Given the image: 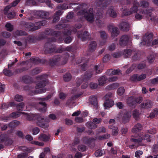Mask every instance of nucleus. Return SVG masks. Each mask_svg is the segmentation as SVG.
<instances>
[{
	"label": "nucleus",
	"mask_w": 158,
	"mask_h": 158,
	"mask_svg": "<svg viewBox=\"0 0 158 158\" xmlns=\"http://www.w3.org/2000/svg\"><path fill=\"white\" fill-rule=\"evenodd\" d=\"M31 143L40 146H43L44 145V143L43 142H40L36 141H33L31 142Z\"/></svg>",
	"instance_id": "603ef678"
},
{
	"label": "nucleus",
	"mask_w": 158,
	"mask_h": 158,
	"mask_svg": "<svg viewBox=\"0 0 158 158\" xmlns=\"http://www.w3.org/2000/svg\"><path fill=\"white\" fill-rule=\"evenodd\" d=\"M139 113L137 110H135L133 112V116L135 119H137L139 118Z\"/></svg>",
	"instance_id": "a18cd8bd"
},
{
	"label": "nucleus",
	"mask_w": 158,
	"mask_h": 158,
	"mask_svg": "<svg viewBox=\"0 0 158 158\" xmlns=\"http://www.w3.org/2000/svg\"><path fill=\"white\" fill-rule=\"evenodd\" d=\"M63 12L61 10H59L55 14L54 17L53 19V22H55L59 19V16L61 15Z\"/></svg>",
	"instance_id": "7c9ffc66"
},
{
	"label": "nucleus",
	"mask_w": 158,
	"mask_h": 158,
	"mask_svg": "<svg viewBox=\"0 0 158 158\" xmlns=\"http://www.w3.org/2000/svg\"><path fill=\"white\" fill-rule=\"evenodd\" d=\"M121 29L124 31H128L129 30L130 25L127 22H123L121 23L119 25Z\"/></svg>",
	"instance_id": "a211bd4d"
},
{
	"label": "nucleus",
	"mask_w": 158,
	"mask_h": 158,
	"mask_svg": "<svg viewBox=\"0 0 158 158\" xmlns=\"http://www.w3.org/2000/svg\"><path fill=\"white\" fill-rule=\"evenodd\" d=\"M105 132L106 129L104 127L100 128L97 131L98 134H99L101 133H105Z\"/></svg>",
	"instance_id": "0e129e2a"
},
{
	"label": "nucleus",
	"mask_w": 158,
	"mask_h": 158,
	"mask_svg": "<svg viewBox=\"0 0 158 158\" xmlns=\"http://www.w3.org/2000/svg\"><path fill=\"white\" fill-rule=\"evenodd\" d=\"M143 101V98L141 97H139L137 98H135V104L136 103H140Z\"/></svg>",
	"instance_id": "bf43d9fd"
},
{
	"label": "nucleus",
	"mask_w": 158,
	"mask_h": 158,
	"mask_svg": "<svg viewBox=\"0 0 158 158\" xmlns=\"http://www.w3.org/2000/svg\"><path fill=\"white\" fill-rule=\"evenodd\" d=\"M148 6V3L145 1H142L140 3V6L143 7H147Z\"/></svg>",
	"instance_id": "13d9d810"
},
{
	"label": "nucleus",
	"mask_w": 158,
	"mask_h": 158,
	"mask_svg": "<svg viewBox=\"0 0 158 158\" xmlns=\"http://www.w3.org/2000/svg\"><path fill=\"white\" fill-rule=\"evenodd\" d=\"M125 91L124 87H120L117 90L118 94L119 96H121L124 93Z\"/></svg>",
	"instance_id": "79ce46f5"
},
{
	"label": "nucleus",
	"mask_w": 158,
	"mask_h": 158,
	"mask_svg": "<svg viewBox=\"0 0 158 158\" xmlns=\"http://www.w3.org/2000/svg\"><path fill=\"white\" fill-rule=\"evenodd\" d=\"M36 14L39 17L43 18H46L49 15V13L48 12L42 10L37 11L36 12Z\"/></svg>",
	"instance_id": "4be33fe9"
},
{
	"label": "nucleus",
	"mask_w": 158,
	"mask_h": 158,
	"mask_svg": "<svg viewBox=\"0 0 158 158\" xmlns=\"http://www.w3.org/2000/svg\"><path fill=\"white\" fill-rule=\"evenodd\" d=\"M47 76L46 75H44L38 76L36 77L38 82H39L35 87V89H39L45 86L48 82L46 78Z\"/></svg>",
	"instance_id": "20e7f679"
},
{
	"label": "nucleus",
	"mask_w": 158,
	"mask_h": 158,
	"mask_svg": "<svg viewBox=\"0 0 158 158\" xmlns=\"http://www.w3.org/2000/svg\"><path fill=\"white\" fill-rule=\"evenodd\" d=\"M20 122L19 121L15 120L12 121L9 124V126L11 128H14L19 125Z\"/></svg>",
	"instance_id": "c9c22d12"
},
{
	"label": "nucleus",
	"mask_w": 158,
	"mask_h": 158,
	"mask_svg": "<svg viewBox=\"0 0 158 158\" xmlns=\"http://www.w3.org/2000/svg\"><path fill=\"white\" fill-rule=\"evenodd\" d=\"M112 31L111 32V35L112 37L116 36L119 34V31L117 27H113L112 28Z\"/></svg>",
	"instance_id": "e433bc0d"
},
{
	"label": "nucleus",
	"mask_w": 158,
	"mask_h": 158,
	"mask_svg": "<svg viewBox=\"0 0 158 158\" xmlns=\"http://www.w3.org/2000/svg\"><path fill=\"white\" fill-rule=\"evenodd\" d=\"M24 105L23 102H21L17 106V108L18 110L22 111L23 110Z\"/></svg>",
	"instance_id": "49530a36"
},
{
	"label": "nucleus",
	"mask_w": 158,
	"mask_h": 158,
	"mask_svg": "<svg viewBox=\"0 0 158 158\" xmlns=\"http://www.w3.org/2000/svg\"><path fill=\"white\" fill-rule=\"evenodd\" d=\"M109 127L112 129V134L113 135H117L118 132V129L117 127H113L112 126H110Z\"/></svg>",
	"instance_id": "2f4dec72"
},
{
	"label": "nucleus",
	"mask_w": 158,
	"mask_h": 158,
	"mask_svg": "<svg viewBox=\"0 0 158 158\" xmlns=\"http://www.w3.org/2000/svg\"><path fill=\"white\" fill-rule=\"evenodd\" d=\"M93 121L95 124H99L102 122V119L100 118H95L93 119Z\"/></svg>",
	"instance_id": "69168bd1"
},
{
	"label": "nucleus",
	"mask_w": 158,
	"mask_h": 158,
	"mask_svg": "<svg viewBox=\"0 0 158 158\" xmlns=\"http://www.w3.org/2000/svg\"><path fill=\"white\" fill-rule=\"evenodd\" d=\"M95 139H88V138L85 137L83 138V142L84 143H88L89 144L90 142H92L94 141V140H95Z\"/></svg>",
	"instance_id": "de8ad7c7"
},
{
	"label": "nucleus",
	"mask_w": 158,
	"mask_h": 158,
	"mask_svg": "<svg viewBox=\"0 0 158 158\" xmlns=\"http://www.w3.org/2000/svg\"><path fill=\"white\" fill-rule=\"evenodd\" d=\"M71 78V74L69 73H67L64 76V80L66 81H69Z\"/></svg>",
	"instance_id": "37998d69"
},
{
	"label": "nucleus",
	"mask_w": 158,
	"mask_h": 158,
	"mask_svg": "<svg viewBox=\"0 0 158 158\" xmlns=\"http://www.w3.org/2000/svg\"><path fill=\"white\" fill-rule=\"evenodd\" d=\"M101 37L102 39L103 40V42H100V45H102L106 42V39L107 38L106 34L104 31H100Z\"/></svg>",
	"instance_id": "c756f323"
},
{
	"label": "nucleus",
	"mask_w": 158,
	"mask_h": 158,
	"mask_svg": "<svg viewBox=\"0 0 158 158\" xmlns=\"http://www.w3.org/2000/svg\"><path fill=\"white\" fill-rule=\"evenodd\" d=\"M89 101L92 104H97V99L95 96H92L90 97L89 98Z\"/></svg>",
	"instance_id": "a19ab883"
},
{
	"label": "nucleus",
	"mask_w": 158,
	"mask_h": 158,
	"mask_svg": "<svg viewBox=\"0 0 158 158\" xmlns=\"http://www.w3.org/2000/svg\"><path fill=\"white\" fill-rule=\"evenodd\" d=\"M20 0H16L12 3L11 6L9 5L6 7L4 10V13L5 14L7 15L8 18H12L14 17V15L12 13L8 14V11L11 6H15L20 2Z\"/></svg>",
	"instance_id": "9b49d317"
},
{
	"label": "nucleus",
	"mask_w": 158,
	"mask_h": 158,
	"mask_svg": "<svg viewBox=\"0 0 158 158\" xmlns=\"http://www.w3.org/2000/svg\"><path fill=\"white\" fill-rule=\"evenodd\" d=\"M40 129L38 127H35L32 129L33 134L36 135L40 132Z\"/></svg>",
	"instance_id": "680f3d73"
},
{
	"label": "nucleus",
	"mask_w": 158,
	"mask_h": 158,
	"mask_svg": "<svg viewBox=\"0 0 158 158\" xmlns=\"http://www.w3.org/2000/svg\"><path fill=\"white\" fill-rule=\"evenodd\" d=\"M153 34L152 33L149 34L148 35L143 37V41L140 43V46L144 45L146 44L147 45L152 40Z\"/></svg>",
	"instance_id": "f8f14e48"
},
{
	"label": "nucleus",
	"mask_w": 158,
	"mask_h": 158,
	"mask_svg": "<svg viewBox=\"0 0 158 158\" xmlns=\"http://www.w3.org/2000/svg\"><path fill=\"white\" fill-rule=\"evenodd\" d=\"M60 32L58 31H53L51 29L47 30L46 31V34L47 35H51L57 37L60 34Z\"/></svg>",
	"instance_id": "cd10ccee"
},
{
	"label": "nucleus",
	"mask_w": 158,
	"mask_h": 158,
	"mask_svg": "<svg viewBox=\"0 0 158 158\" xmlns=\"http://www.w3.org/2000/svg\"><path fill=\"white\" fill-rule=\"evenodd\" d=\"M119 86V84L117 83H114L110 85L107 86V89H115Z\"/></svg>",
	"instance_id": "4c0bfd02"
},
{
	"label": "nucleus",
	"mask_w": 158,
	"mask_h": 158,
	"mask_svg": "<svg viewBox=\"0 0 158 158\" xmlns=\"http://www.w3.org/2000/svg\"><path fill=\"white\" fill-rule=\"evenodd\" d=\"M132 53V51L130 49L124 50L123 55L126 58L128 57L131 55Z\"/></svg>",
	"instance_id": "72a5a7b5"
},
{
	"label": "nucleus",
	"mask_w": 158,
	"mask_h": 158,
	"mask_svg": "<svg viewBox=\"0 0 158 158\" xmlns=\"http://www.w3.org/2000/svg\"><path fill=\"white\" fill-rule=\"evenodd\" d=\"M96 47V43L94 41H93L91 42L89 45V50L90 51H92L94 50Z\"/></svg>",
	"instance_id": "f704fd0d"
},
{
	"label": "nucleus",
	"mask_w": 158,
	"mask_h": 158,
	"mask_svg": "<svg viewBox=\"0 0 158 158\" xmlns=\"http://www.w3.org/2000/svg\"><path fill=\"white\" fill-rule=\"evenodd\" d=\"M6 27L7 30L9 31H12L13 29V26L10 23H7L6 25Z\"/></svg>",
	"instance_id": "09e8293b"
},
{
	"label": "nucleus",
	"mask_w": 158,
	"mask_h": 158,
	"mask_svg": "<svg viewBox=\"0 0 158 158\" xmlns=\"http://www.w3.org/2000/svg\"><path fill=\"white\" fill-rule=\"evenodd\" d=\"M146 77V76L144 74L139 76H138L137 74H135L131 77V80L133 81H140L144 79Z\"/></svg>",
	"instance_id": "4468645a"
},
{
	"label": "nucleus",
	"mask_w": 158,
	"mask_h": 158,
	"mask_svg": "<svg viewBox=\"0 0 158 158\" xmlns=\"http://www.w3.org/2000/svg\"><path fill=\"white\" fill-rule=\"evenodd\" d=\"M120 71L119 69L113 70L110 69L108 70L107 72V74L109 76H111L115 75H119L120 73Z\"/></svg>",
	"instance_id": "5701e85b"
},
{
	"label": "nucleus",
	"mask_w": 158,
	"mask_h": 158,
	"mask_svg": "<svg viewBox=\"0 0 158 158\" xmlns=\"http://www.w3.org/2000/svg\"><path fill=\"white\" fill-rule=\"evenodd\" d=\"M127 103L130 106H132L135 104V98L133 96L129 97L127 99Z\"/></svg>",
	"instance_id": "bb28decb"
},
{
	"label": "nucleus",
	"mask_w": 158,
	"mask_h": 158,
	"mask_svg": "<svg viewBox=\"0 0 158 158\" xmlns=\"http://www.w3.org/2000/svg\"><path fill=\"white\" fill-rule=\"evenodd\" d=\"M80 33L81 34V32H78L77 36L78 38H81L82 41H85L89 38V35L87 32L86 31H85L84 32L83 34L81 35Z\"/></svg>",
	"instance_id": "f3484780"
},
{
	"label": "nucleus",
	"mask_w": 158,
	"mask_h": 158,
	"mask_svg": "<svg viewBox=\"0 0 158 158\" xmlns=\"http://www.w3.org/2000/svg\"><path fill=\"white\" fill-rule=\"evenodd\" d=\"M135 138H131V142L137 144L138 146L143 145V144L142 143L143 140H146L147 142L151 141L150 136L148 134H144L143 135V133H141L140 134L138 135L137 136H135Z\"/></svg>",
	"instance_id": "f03ea898"
},
{
	"label": "nucleus",
	"mask_w": 158,
	"mask_h": 158,
	"mask_svg": "<svg viewBox=\"0 0 158 158\" xmlns=\"http://www.w3.org/2000/svg\"><path fill=\"white\" fill-rule=\"evenodd\" d=\"M131 112L130 111L126 112L122 118L123 122L125 123L128 121L131 117Z\"/></svg>",
	"instance_id": "b1692460"
},
{
	"label": "nucleus",
	"mask_w": 158,
	"mask_h": 158,
	"mask_svg": "<svg viewBox=\"0 0 158 158\" xmlns=\"http://www.w3.org/2000/svg\"><path fill=\"white\" fill-rule=\"evenodd\" d=\"M152 102L151 100H147L140 105V107L143 108L148 109L152 108Z\"/></svg>",
	"instance_id": "ddd939ff"
},
{
	"label": "nucleus",
	"mask_w": 158,
	"mask_h": 158,
	"mask_svg": "<svg viewBox=\"0 0 158 158\" xmlns=\"http://www.w3.org/2000/svg\"><path fill=\"white\" fill-rule=\"evenodd\" d=\"M2 35L5 38H9L10 36V34L7 32H4L2 33Z\"/></svg>",
	"instance_id": "338daca9"
},
{
	"label": "nucleus",
	"mask_w": 158,
	"mask_h": 158,
	"mask_svg": "<svg viewBox=\"0 0 158 158\" xmlns=\"http://www.w3.org/2000/svg\"><path fill=\"white\" fill-rule=\"evenodd\" d=\"M133 2V6L131 8L130 10L128 11L127 9H124L123 11V15H129L131 14L135 13L138 10V7L140 6L139 4L136 1L132 0Z\"/></svg>",
	"instance_id": "39448f33"
},
{
	"label": "nucleus",
	"mask_w": 158,
	"mask_h": 158,
	"mask_svg": "<svg viewBox=\"0 0 158 158\" xmlns=\"http://www.w3.org/2000/svg\"><path fill=\"white\" fill-rule=\"evenodd\" d=\"M102 68L100 65H96L94 67V70L93 73L89 72L87 73L86 74L84 75L83 78L84 80H86L90 78L93 74H98L102 72Z\"/></svg>",
	"instance_id": "1a4fd4ad"
},
{
	"label": "nucleus",
	"mask_w": 158,
	"mask_h": 158,
	"mask_svg": "<svg viewBox=\"0 0 158 158\" xmlns=\"http://www.w3.org/2000/svg\"><path fill=\"white\" fill-rule=\"evenodd\" d=\"M58 9H66L69 8V6L67 4H64L62 5H60L57 7Z\"/></svg>",
	"instance_id": "8fccbe9b"
},
{
	"label": "nucleus",
	"mask_w": 158,
	"mask_h": 158,
	"mask_svg": "<svg viewBox=\"0 0 158 158\" xmlns=\"http://www.w3.org/2000/svg\"><path fill=\"white\" fill-rule=\"evenodd\" d=\"M104 0H100L97 3V5H99L98 6L97 9H98V12L97 13V17H99L100 19L102 17V9H104L107 6L106 2H105L104 1Z\"/></svg>",
	"instance_id": "9d476101"
},
{
	"label": "nucleus",
	"mask_w": 158,
	"mask_h": 158,
	"mask_svg": "<svg viewBox=\"0 0 158 158\" xmlns=\"http://www.w3.org/2000/svg\"><path fill=\"white\" fill-rule=\"evenodd\" d=\"M86 126L90 128L95 129L97 127V125L92 122H87Z\"/></svg>",
	"instance_id": "58836bf2"
},
{
	"label": "nucleus",
	"mask_w": 158,
	"mask_h": 158,
	"mask_svg": "<svg viewBox=\"0 0 158 158\" xmlns=\"http://www.w3.org/2000/svg\"><path fill=\"white\" fill-rule=\"evenodd\" d=\"M98 82L100 85L103 86L108 82L107 78L105 76H102L98 79Z\"/></svg>",
	"instance_id": "aec40b11"
},
{
	"label": "nucleus",
	"mask_w": 158,
	"mask_h": 158,
	"mask_svg": "<svg viewBox=\"0 0 158 158\" xmlns=\"http://www.w3.org/2000/svg\"><path fill=\"white\" fill-rule=\"evenodd\" d=\"M46 90L45 89H40L36 91L35 89L31 90L30 92V94L32 95H34L35 94H40L45 92Z\"/></svg>",
	"instance_id": "393cba45"
},
{
	"label": "nucleus",
	"mask_w": 158,
	"mask_h": 158,
	"mask_svg": "<svg viewBox=\"0 0 158 158\" xmlns=\"http://www.w3.org/2000/svg\"><path fill=\"white\" fill-rule=\"evenodd\" d=\"M15 106V104L14 102H11L10 103V105L8 103H4L2 106V108L3 110L7 109L8 107L10 106Z\"/></svg>",
	"instance_id": "473e14b6"
},
{
	"label": "nucleus",
	"mask_w": 158,
	"mask_h": 158,
	"mask_svg": "<svg viewBox=\"0 0 158 158\" xmlns=\"http://www.w3.org/2000/svg\"><path fill=\"white\" fill-rule=\"evenodd\" d=\"M47 23V22L44 20L41 21L37 22L36 26H34V24L31 23H26L25 25V27L27 28H31V31H34L39 29L40 26L44 25Z\"/></svg>",
	"instance_id": "423d86ee"
},
{
	"label": "nucleus",
	"mask_w": 158,
	"mask_h": 158,
	"mask_svg": "<svg viewBox=\"0 0 158 158\" xmlns=\"http://www.w3.org/2000/svg\"><path fill=\"white\" fill-rule=\"evenodd\" d=\"M15 99L16 101L19 102L23 100V98L21 95H16L15 96Z\"/></svg>",
	"instance_id": "864d4df0"
},
{
	"label": "nucleus",
	"mask_w": 158,
	"mask_h": 158,
	"mask_svg": "<svg viewBox=\"0 0 158 158\" xmlns=\"http://www.w3.org/2000/svg\"><path fill=\"white\" fill-rule=\"evenodd\" d=\"M3 72L5 75L8 76H10L12 75V73L7 69H4Z\"/></svg>",
	"instance_id": "e2e57ef3"
},
{
	"label": "nucleus",
	"mask_w": 158,
	"mask_h": 158,
	"mask_svg": "<svg viewBox=\"0 0 158 158\" xmlns=\"http://www.w3.org/2000/svg\"><path fill=\"white\" fill-rule=\"evenodd\" d=\"M110 136V135L109 134H106L102 136H100L97 138H96V139L99 140H102L107 139Z\"/></svg>",
	"instance_id": "c03bdc74"
},
{
	"label": "nucleus",
	"mask_w": 158,
	"mask_h": 158,
	"mask_svg": "<svg viewBox=\"0 0 158 158\" xmlns=\"http://www.w3.org/2000/svg\"><path fill=\"white\" fill-rule=\"evenodd\" d=\"M50 137V136L49 135H46L44 134H42L39 135L38 139L40 141L46 142L49 140Z\"/></svg>",
	"instance_id": "412c9836"
},
{
	"label": "nucleus",
	"mask_w": 158,
	"mask_h": 158,
	"mask_svg": "<svg viewBox=\"0 0 158 158\" xmlns=\"http://www.w3.org/2000/svg\"><path fill=\"white\" fill-rule=\"evenodd\" d=\"M130 37L127 35H124L122 36L120 39L119 44L121 46L125 45L129 40Z\"/></svg>",
	"instance_id": "2eb2a0df"
},
{
	"label": "nucleus",
	"mask_w": 158,
	"mask_h": 158,
	"mask_svg": "<svg viewBox=\"0 0 158 158\" xmlns=\"http://www.w3.org/2000/svg\"><path fill=\"white\" fill-rule=\"evenodd\" d=\"M8 141L10 142V144L12 143V141L11 140L8 139L7 138V135L6 134H2L0 136V143L5 142V143L6 144V142Z\"/></svg>",
	"instance_id": "dca6fc26"
},
{
	"label": "nucleus",
	"mask_w": 158,
	"mask_h": 158,
	"mask_svg": "<svg viewBox=\"0 0 158 158\" xmlns=\"http://www.w3.org/2000/svg\"><path fill=\"white\" fill-rule=\"evenodd\" d=\"M39 104L41 105V107H37V109L42 112H44L46 111L47 105L45 102H39Z\"/></svg>",
	"instance_id": "6ab92c4d"
},
{
	"label": "nucleus",
	"mask_w": 158,
	"mask_h": 158,
	"mask_svg": "<svg viewBox=\"0 0 158 158\" xmlns=\"http://www.w3.org/2000/svg\"><path fill=\"white\" fill-rule=\"evenodd\" d=\"M143 153V152L141 151H138L136 152L135 156L137 158H139L140 156Z\"/></svg>",
	"instance_id": "052dcab7"
},
{
	"label": "nucleus",
	"mask_w": 158,
	"mask_h": 158,
	"mask_svg": "<svg viewBox=\"0 0 158 158\" xmlns=\"http://www.w3.org/2000/svg\"><path fill=\"white\" fill-rule=\"evenodd\" d=\"M151 82L153 84H156L158 83V77L155 78L151 80Z\"/></svg>",
	"instance_id": "774afa93"
},
{
	"label": "nucleus",
	"mask_w": 158,
	"mask_h": 158,
	"mask_svg": "<svg viewBox=\"0 0 158 158\" xmlns=\"http://www.w3.org/2000/svg\"><path fill=\"white\" fill-rule=\"evenodd\" d=\"M78 14L79 15H84L85 19L89 22H92L94 20L93 10L92 8H90L88 11H86L84 9L80 11Z\"/></svg>",
	"instance_id": "7ed1b4c3"
},
{
	"label": "nucleus",
	"mask_w": 158,
	"mask_h": 158,
	"mask_svg": "<svg viewBox=\"0 0 158 158\" xmlns=\"http://www.w3.org/2000/svg\"><path fill=\"white\" fill-rule=\"evenodd\" d=\"M118 77L116 76L111 77L109 78L108 80V82H113L116 81L118 79Z\"/></svg>",
	"instance_id": "5fc2aeb1"
},
{
	"label": "nucleus",
	"mask_w": 158,
	"mask_h": 158,
	"mask_svg": "<svg viewBox=\"0 0 158 158\" xmlns=\"http://www.w3.org/2000/svg\"><path fill=\"white\" fill-rule=\"evenodd\" d=\"M154 55L152 54L148 56V61L150 63L152 62L154 60Z\"/></svg>",
	"instance_id": "4d7b16f0"
},
{
	"label": "nucleus",
	"mask_w": 158,
	"mask_h": 158,
	"mask_svg": "<svg viewBox=\"0 0 158 158\" xmlns=\"http://www.w3.org/2000/svg\"><path fill=\"white\" fill-rule=\"evenodd\" d=\"M112 8V7H111L108 10L106 14L107 15L109 14L111 17L115 18L116 16V13Z\"/></svg>",
	"instance_id": "c85d7f7f"
},
{
	"label": "nucleus",
	"mask_w": 158,
	"mask_h": 158,
	"mask_svg": "<svg viewBox=\"0 0 158 158\" xmlns=\"http://www.w3.org/2000/svg\"><path fill=\"white\" fill-rule=\"evenodd\" d=\"M142 125L139 123L136 124L132 130V132L134 133H137L142 129Z\"/></svg>",
	"instance_id": "a878e982"
},
{
	"label": "nucleus",
	"mask_w": 158,
	"mask_h": 158,
	"mask_svg": "<svg viewBox=\"0 0 158 158\" xmlns=\"http://www.w3.org/2000/svg\"><path fill=\"white\" fill-rule=\"evenodd\" d=\"M105 153V151L104 150H102L99 149L97 150L95 153V155L96 156H102Z\"/></svg>",
	"instance_id": "ea45409f"
},
{
	"label": "nucleus",
	"mask_w": 158,
	"mask_h": 158,
	"mask_svg": "<svg viewBox=\"0 0 158 158\" xmlns=\"http://www.w3.org/2000/svg\"><path fill=\"white\" fill-rule=\"evenodd\" d=\"M23 114L26 117L27 119L28 120H31L37 119V124L39 126L44 128H46L49 127L48 123L50 122V120L49 119H47L44 120V118L40 115L30 114H28L24 112L21 113L19 112H13L12 113L8 116H4L2 118V120L4 122H7L11 118H17L21 114Z\"/></svg>",
	"instance_id": "f257e3e1"
},
{
	"label": "nucleus",
	"mask_w": 158,
	"mask_h": 158,
	"mask_svg": "<svg viewBox=\"0 0 158 158\" xmlns=\"http://www.w3.org/2000/svg\"><path fill=\"white\" fill-rule=\"evenodd\" d=\"M78 150L80 151H84L86 150V147L84 145H80L78 147Z\"/></svg>",
	"instance_id": "3c124183"
},
{
	"label": "nucleus",
	"mask_w": 158,
	"mask_h": 158,
	"mask_svg": "<svg viewBox=\"0 0 158 158\" xmlns=\"http://www.w3.org/2000/svg\"><path fill=\"white\" fill-rule=\"evenodd\" d=\"M112 94L109 93L104 96L105 101L104 104V106L105 109H108L111 107L114 104V102L110 98L112 97Z\"/></svg>",
	"instance_id": "0eeeda50"
},
{
	"label": "nucleus",
	"mask_w": 158,
	"mask_h": 158,
	"mask_svg": "<svg viewBox=\"0 0 158 158\" xmlns=\"http://www.w3.org/2000/svg\"><path fill=\"white\" fill-rule=\"evenodd\" d=\"M140 13L143 15L138 13H136L135 15V19L138 20H140L143 18V17L148 18L152 20H153L154 19V18H152L151 16V12L150 10L146 11L145 12L144 11H141Z\"/></svg>",
	"instance_id": "6e6552de"
},
{
	"label": "nucleus",
	"mask_w": 158,
	"mask_h": 158,
	"mask_svg": "<svg viewBox=\"0 0 158 158\" xmlns=\"http://www.w3.org/2000/svg\"><path fill=\"white\" fill-rule=\"evenodd\" d=\"M98 85L97 83L91 82L89 84L90 87L93 89H95L97 88Z\"/></svg>",
	"instance_id": "6e6d98bb"
}]
</instances>
